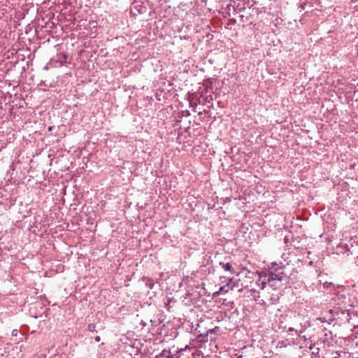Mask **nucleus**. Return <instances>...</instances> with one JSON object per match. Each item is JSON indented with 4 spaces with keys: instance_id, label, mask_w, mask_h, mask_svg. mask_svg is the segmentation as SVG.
Listing matches in <instances>:
<instances>
[{
    "instance_id": "1",
    "label": "nucleus",
    "mask_w": 358,
    "mask_h": 358,
    "mask_svg": "<svg viewBox=\"0 0 358 358\" xmlns=\"http://www.w3.org/2000/svg\"><path fill=\"white\" fill-rule=\"evenodd\" d=\"M282 270V268H279L275 269V271H271L269 272L267 278V282L270 284L271 287L275 285L274 283H273L274 281L277 280L279 282H282L286 277L285 275H284L283 271Z\"/></svg>"
},
{
    "instance_id": "2",
    "label": "nucleus",
    "mask_w": 358,
    "mask_h": 358,
    "mask_svg": "<svg viewBox=\"0 0 358 358\" xmlns=\"http://www.w3.org/2000/svg\"><path fill=\"white\" fill-rule=\"evenodd\" d=\"M306 329V324H303L301 322H296V324H294V327H289L287 331L288 332L294 331L299 337L303 338L306 340V339H307L306 336L303 334Z\"/></svg>"
},
{
    "instance_id": "3",
    "label": "nucleus",
    "mask_w": 358,
    "mask_h": 358,
    "mask_svg": "<svg viewBox=\"0 0 358 358\" xmlns=\"http://www.w3.org/2000/svg\"><path fill=\"white\" fill-rule=\"evenodd\" d=\"M220 279L221 280L224 279L225 280L224 282L227 281L226 277H221ZM227 280H228V282H227L226 286H227L228 288L233 289L235 287H238V282H234L232 278H229V279H227ZM222 282H224V280H222Z\"/></svg>"
},
{
    "instance_id": "4",
    "label": "nucleus",
    "mask_w": 358,
    "mask_h": 358,
    "mask_svg": "<svg viewBox=\"0 0 358 358\" xmlns=\"http://www.w3.org/2000/svg\"><path fill=\"white\" fill-rule=\"evenodd\" d=\"M220 265L225 271H227L231 274H234L235 273V270L234 269L230 263L220 262Z\"/></svg>"
},
{
    "instance_id": "5",
    "label": "nucleus",
    "mask_w": 358,
    "mask_h": 358,
    "mask_svg": "<svg viewBox=\"0 0 358 358\" xmlns=\"http://www.w3.org/2000/svg\"><path fill=\"white\" fill-rule=\"evenodd\" d=\"M333 310H330L329 313L331 315L329 317H321L317 318V320H320L321 322H327L328 324H330L331 322L334 321L335 318L334 317V315H332Z\"/></svg>"
},
{
    "instance_id": "6",
    "label": "nucleus",
    "mask_w": 358,
    "mask_h": 358,
    "mask_svg": "<svg viewBox=\"0 0 358 358\" xmlns=\"http://www.w3.org/2000/svg\"><path fill=\"white\" fill-rule=\"evenodd\" d=\"M228 8H229V10H231V8H233V10H234L236 13L242 12V11H243L244 10H245V6L239 7V5H238V4L237 6H236L235 2L234 3V4L230 3V4L228 6Z\"/></svg>"
},
{
    "instance_id": "7",
    "label": "nucleus",
    "mask_w": 358,
    "mask_h": 358,
    "mask_svg": "<svg viewBox=\"0 0 358 358\" xmlns=\"http://www.w3.org/2000/svg\"><path fill=\"white\" fill-rule=\"evenodd\" d=\"M96 329V326H95V324H89L87 325V330H88L89 331L94 332V331H96V329Z\"/></svg>"
},
{
    "instance_id": "8",
    "label": "nucleus",
    "mask_w": 358,
    "mask_h": 358,
    "mask_svg": "<svg viewBox=\"0 0 358 358\" xmlns=\"http://www.w3.org/2000/svg\"><path fill=\"white\" fill-rule=\"evenodd\" d=\"M218 331H219V327H215L213 329H210L208 330L207 331V334H217Z\"/></svg>"
},
{
    "instance_id": "9",
    "label": "nucleus",
    "mask_w": 358,
    "mask_h": 358,
    "mask_svg": "<svg viewBox=\"0 0 358 358\" xmlns=\"http://www.w3.org/2000/svg\"><path fill=\"white\" fill-rule=\"evenodd\" d=\"M256 301H257L258 303L259 304H266V303L264 301V300L262 299L260 296H258L256 299H255Z\"/></svg>"
},
{
    "instance_id": "10",
    "label": "nucleus",
    "mask_w": 358,
    "mask_h": 358,
    "mask_svg": "<svg viewBox=\"0 0 358 358\" xmlns=\"http://www.w3.org/2000/svg\"><path fill=\"white\" fill-rule=\"evenodd\" d=\"M228 288L227 286L225 285H223L220 288V291L219 292H228V289H227Z\"/></svg>"
},
{
    "instance_id": "11",
    "label": "nucleus",
    "mask_w": 358,
    "mask_h": 358,
    "mask_svg": "<svg viewBox=\"0 0 358 358\" xmlns=\"http://www.w3.org/2000/svg\"><path fill=\"white\" fill-rule=\"evenodd\" d=\"M186 349H189V347L188 345H186L185 348H181L178 350H177V354L181 353L182 351L185 350Z\"/></svg>"
},
{
    "instance_id": "12",
    "label": "nucleus",
    "mask_w": 358,
    "mask_h": 358,
    "mask_svg": "<svg viewBox=\"0 0 358 358\" xmlns=\"http://www.w3.org/2000/svg\"><path fill=\"white\" fill-rule=\"evenodd\" d=\"M236 23V19H231V20H229V24H231H231H235Z\"/></svg>"
},
{
    "instance_id": "13",
    "label": "nucleus",
    "mask_w": 358,
    "mask_h": 358,
    "mask_svg": "<svg viewBox=\"0 0 358 358\" xmlns=\"http://www.w3.org/2000/svg\"><path fill=\"white\" fill-rule=\"evenodd\" d=\"M17 335V329H14L12 331V336H16Z\"/></svg>"
},
{
    "instance_id": "14",
    "label": "nucleus",
    "mask_w": 358,
    "mask_h": 358,
    "mask_svg": "<svg viewBox=\"0 0 358 358\" xmlns=\"http://www.w3.org/2000/svg\"><path fill=\"white\" fill-rule=\"evenodd\" d=\"M100 340H101L100 336H95V337H94V341H95L96 342H99V341H100Z\"/></svg>"
},
{
    "instance_id": "15",
    "label": "nucleus",
    "mask_w": 358,
    "mask_h": 358,
    "mask_svg": "<svg viewBox=\"0 0 358 358\" xmlns=\"http://www.w3.org/2000/svg\"><path fill=\"white\" fill-rule=\"evenodd\" d=\"M166 358H180V357L176 355H171L168 356Z\"/></svg>"
},
{
    "instance_id": "16",
    "label": "nucleus",
    "mask_w": 358,
    "mask_h": 358,
    "mask_svg": "<svg viewBox=\"0 0 358 358\" xmlns=\"http://www.w3.org/2000/svg\"><path fill=\"white\" fill-rule=\"evenodd\" d=\"M262 289H263L266 284V282L265 281H262Z\"/></svg>"
},
{
    "instance_id": "17",
    "label": "nucleus",
    "mask_w": 358,
    "mask_h": 358,
    "mask_svg": "<svg viewBox=\"0 0 358 358\" xmlns=\"http://www.w3.org/2000/svg\"><path fill=\"white\" fill-rule=\"evenodd\" d=\"M301 320V317H298L296 318V320L298 322V320Z\"/></svg>"
}]
</instances>
